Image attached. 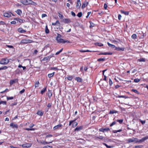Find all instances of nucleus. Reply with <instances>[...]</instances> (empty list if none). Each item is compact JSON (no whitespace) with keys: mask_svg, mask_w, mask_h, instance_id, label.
<instances>
[{"mask_svg":"<svg viewBox=\"0 0 148 148\" xmlns=\"http://www.w3.org/2000/svg\"><path fill=\"white\" fill-rule=\"evenodd\" d=\"M138 61L141 62H144L145 61V59L144 58H142L138 59Z\"/></svg>","mask_w":148,"mask_h":148,"instance_id":"25","label":"nucleus"},{"mask_svg":"<svg viewBox=\"0 0 148 148\" xmlns=\"http://www.w3.org/2000/svg\"><path fill=\"white\" fill-rule=\"evenodd\" d=\"M18 32L21 33H24L26 32L25 30L21 28H19L18 29Z\"/></svg>","mask_w":148,"mask_h":148,"instance_id":"19","label":"nucleus"},{"mask_svg":"<svg viewBox=\"0 0 148 148\" xmlns=\"http://www.w3.org/2000/svg\"><path fill=\"white\" fill-rule=\"evenodd\" d=\"M76 120V119L74 120L70 121V122H69V125H71V123H73Z\"/></svg>","mask_w":148,"mask_h":148,"instance_id":"50","label":"nucleus"},{"mask_svg":"<svg viewBox=\"0 0 148 148\" xmlns=\"http://www.w3.org/2000/svg\"><path fill=\"white\" fill-rule=\"evenodd\" d=\"M10 126L13 128H17L18 127L17 124H14L13 123H11Z\"/></svg>","mask_w":148,"mask_h":148,"instance_id":"14","label":"nucleus"},{"mask_svg":"<svg viewBox=\"0 0 148 148\" xmlns=\"http://www.w3.org/2000/svg\"><path fill=\"white\" fill-rule=\"evenodd\" d=\"M3 16L5 17L8 18L11 17V13L5 12L4 13Z\"/></svg>","mask_w":148,"mask_h":148,"instance_id":"9","label":"nucleus"},{"mask_svg":"<svg viewBox=\"0 0 148 148\" xmlns=\"http://www.w3.org/2000/svg\"><path fill=\"white\" fill-rule=\"evenodd\" d=\"M14 19L16 20L17 21H18L19 23H22L23 22V20L19 18H15Z\"/></svg>","mask_w":148,"mask_h":148,"instance_id":"20","label":"nucleus"},{"mask_svg":"<svg viewBox=\"0 0 148 148\" xmlns=\"http://www.w3.org/2000/svg\"><path fill=\"white\" fill-rule=\"evenodd\" d=\"M18 67L19 68H21L22 67L23 69V70H25L26 69V68L25 66H23L19 64L18 66Z\"/></svg>","mask_w":148,"mask_h":148,"instance_id":"35","label":"nucleus"},{"mask_svg":"<svg viewBox=\"0 0 148 148\" xmlns=\"http://www.w3.org/2000/svg\"><path fill=\"white\" fill-rule=\"evenodd\" d=\"M18 79H13L11 80L10 81V84L11 86L14 83H17L18 82Z\"/></svg>","mask_w":148,"mask_h":148,"instance_id":"6","label":"nucleus"},{"mask_svg":"<svg viewBox=\"0 0 148 148\" xmlns=\"http://www.w3.org/2000/svg\"><path fill=\"white\" fill-rule=\"evenodd\" d=\"M79 51L81 52H91L89 50H79Z\"/></svg>","mask_w":148,"mask_h":148,"instance_id":"33","label":"nucleus"},{"mask_svg":"<svg viewBox=\"0 0 148 148\" xmlns=\"http://www.w3.org/2000/svg\"><path fill=\"white\" fill-rule=\"evenodd\" d=\"M88 4V2H87L85 1L84 3L82 4V8L83 9L86 7Z\"/></svg>","mask_w":148,"mask_h":148,"instance_id":"13","label":"nucleus"},{"mask_svg":"<svg viewBox=\"0 0 148 148\" xmlns=\"http://www.w3.org/2000/svg\"><path fill=\"white\" fill-rule=\"evenodd\" d=\"M81 5V3L80 0H78L77 1V3L76 5V8L77 9H79L80 8Z\"/></svg>","mask_w":148,"mask_h":148,"instance_id":"11","label":"nucleus"},{"mask_svg":"<svg viewBox=\"0 0 148 148\" xmlns=\"http://www.w3.org/2000/svg\"><path fill=\"white\" fill-rule=\"evenodd\" d=\"M95 44L96 45H98L99 46H103V45L101 43L96 42L95 43Z\"/></svg>","mask_w":148,"mask_h":148,"instance_id":"27","label":"nucleus"},{"mask_svg":"<svg viewBox=\"0 0 148 148\" xmlns=\"http://www.w3.org/2000/svg\"><path fill=\"white\" fill-rule=\"evenodd\" d=\"M103 144L104 145H105L106 147L108 148H111L112 147V146H108L105 143H103Z\"/></svg>","mask_w":148,"mask_h":148,"instance_id":"39","label":"nucleus"},{"mask_svg":"<svg viewBox=\"0 0 148 148\" xmlns=\"http://www.w3.org/2000/svg\"><path fill=\"white\" fill-rule=\"evenodd\" d=\"M51 104L50 103H49L47 105V107L49 108H50L51 106Z\"/></svg>","mask_w":148,"mask_h":148,"instance_id":"60","label":"nucleus"},{"mask_svg":"<svg viewBox=\"0 0 148 148\" xmlns=\"http://www.w3.org/2000/svg\"><path fill=\"white\" fill-rule=\"evenodd\" d=\"M52 24L53 25H56L57 26H60V23L58 21H57L55 23H52Z\"/></svg>","mask_w":148,"mask_h":148,"instance_id":"15","label":"nucleus"},{"mask_svg":"<svg viewBox=\"0 0 148 148\" xmlns=\"http://www.w3.org/2000/svg\"><path fill=\"white\" fill-rule=\"evenodd\" d=\"M32 40L28 39H24L22 40L21 41V43L23 44H27L32 42Z\"/></svg>","mask_w":148,"mask_h":148,"instance_id":"5","label":"nucleus"},{"mask_svg":"<svg viewBox=\"0 0 148 148\" xmlns=\"http://www.w3.org/2000/svg\"><path fill=\"white\" fill-rule=\"evenodd\" d=\"M43 113V112L42 111H38L37 113V114L40 116H42Z\"/></svg>","mask_w":148,"mask_h":148,"instance_id":"23","label":"nucleus"},{"mask_svg":"<svg viewBox=\"0 0 148 148\" xmlns=\"http://www.w3.org/2000/svg\"><path fill=\"white\" fill-rule=\"evenodd\" d=\"M99 130L100 132H104L103 128H101Z\"/></svg>","mask_w":148,"mask_h":148,"instance_id":"64","label":"nucleus"},{"mask_svg":"<svg viewBox=\"0 0 148 148\" xmlns=\"http://www.w3.org/2000/svg\"><path fill=\"white\" fill-rule=\"evenodd\" d=\"M53 55L52 54V55H50L49 56H47L46 57H45L43 58L42 60L43 61H47V60H49L51 58H52L53 56Z\"/></svg>","mask_w":148,"mask_h":148,"instance_id":"8","label":"nucleus"},{"mask_svg":"<svg viewBox=\"0 0 148 148\" xmlns=\"http://www.w3.org/2000/svg\"><path fill=\"white\" fill-rule=\"evenodd\" d=\"M52 95V94L51 93V91L49 90H48V96L50 98V97Z\"/></svg>","mask_w":148,"mask_h":148,"instance_id":"26","label":"nucleus"},{"mask_svg":"<svg viewBox=\"0 0 148 148\" xmlns=\"http://www.w3.org/2000/svg\"><path fill=\"white\" fill-rule=\"evenodd\" d=\"M73 78L71 76H69L68 77V79L69 80H71Z\"/></svg>","mask_w":148,"mask_h":148,"instance_id":"58","label":"nucleus"},{"mask_svg":"<svg viewBox=\"0 0 148 148\" xmlns=\"http://www.w3.org/2000/svg\"><path fill=\"white\" fill-rule=\"evenodd\" d=\"M46 88H44L43 89L41 90V94H43L46 91Z\"/></svg>","mask_w":148,"mask_h":148,"instance_id":"38","label":"nucleus"},{"mask_svg":"<svg viewBox=\"0 0 148 148\" xmlns=\"http://www.w3.org/2000/svg\"><path fill=\"white\" fill-rule=\"evenodd\" d=\"M62 126V124H59L58 125L55 126L53 128L54 130H56L57 129H59L60 127Z\"/></svg>","mask_w":148,"mask_h":148,"instance_id":"10","label":"nucleus"},{"mask_svg":"<svg viewBox=\"0 0 148 148\" xmlns=\"http://www.w3.org/2000/svg\"><path fill=\"white\" fill-rule=\"evenodd\" d=\"M54 74V72H53L52 73L49 74L48 75V76L50 78L52 77Z\"/></svg>","mask_w":148,"mask_h":148,"instance_id":"28","label":"nucleus"},{"mask_svg":"<svg viewBox=\"0 0 148 148\" xmlns=\"http://www.w3.org/2000/svg\"><path fill=\"white\" fill-rule=\"evenodd\" d=\"M132 90L136 93L139 94V92L136 90L132 89Z\"/></svg>","mask_w":148,"mask_h":148,"instance_id":"44","label":"nucleus"},{"mask_svg":"<svg viewBox=\"0 0 148 148\" xmlns=\"http://www.w3.org/2000/svg\"><path fill=\"white\" fill-rule=\"evenodd\" d=\"M105 58H100L98 59L97 60V61L100 62L101 61H104L105 60Z\"/></svg>","mask_w":148,"mask_h":148,"instance_id":"31","label":"nucleus"},{"mask_svg":"<svg viewBox=\"0 0 148 148\" xmlns=\"http://www.w3.org/2000/svg\"><path fill=\"white\" fill-rule=\"evenodd\" d=\"M13 99V97H7V99L8 100H11Z\"/></svg>","mask_w":148,"mask_h":148,"instance_id":"48","label":"nucleus"},{"mask_svg":"<svg viewBox=\"0 0 148 148\" xmlns=\"http://www.w3.org/2000/svg\"><path fill=\"white\" fill-rule=\"evenodd\" d=\"M56 40L57 42L59 43H64L66 42L68 43H69L70 42L69 41H65L63 39L61 38L56 39Z\"/></svg>","mask_w":148,"mask_h":148,"instance_id":"4","label":"nucleus"},{"mask_svg":"<svg viewBox=\"0 0 148 148\" xmlns=\"http://www.w3.org/2000/svg\"><path fill=\"white\" fill-rule=\"evenodd\" d=\"M103 130H104V132L105 131H108L110 129L109 128L107 127V128H103Z\"/></svg>","mask_w":148,"mask_h":148,"instance_id":"47","label":"nucleus"},{"mask_svg":"<svg viewBox=\"0 0 148 148\" xmlns=\"http://www.w3.org/2000/svg\"><path fill=\"white\" fill-rule=\"evenodd\" d=\"M117 121L119 122L120 123H121L123 121V119L118 120H117Z\"/></svg>","mask_w":148,"mask_h":148,"instance_id":"54","label":"nucleus"},{"mask_svg":"<svg viewBox=\"0 0 148 148\" xmlns=\"http://www.w3.org/2000/svg\"><path fill=\"white\" fill-rule=\"evenodd\" d=\"M116 123V122L115 121H114V122H113L111 124H110V127H111V126H112L113 125H115Z\"/></svg>","mask_w":148,"mask_h":148,"instance_id":"49","label":"nucleus"},{"mask_svg":"<svg viewBox=\"0 0 148 148\" xmlns=\"http://www.w3.org/2000/svg\"><path fill=\"white\" fill-rule=\"evenodd\" d=\"M16 12L18 15H20L22 13L21 10L19 9H18L17 10V11H16Z\"/></svg>","mask_w":148,"mask_h":148,"instance_id":"21","label":"nucleus"},{"mask_svg":"<svg viewBox=\"0 0 148 148\" xmlns=\"http://www.w3.org/2000/svg\"><path fill=\"white\" fill-rule=\"evenodd\" d=\"M9 62V60L6 58L2 59L0 61V63L2 64H6Z\"/></svg>","mask_w":148,"mask_h":148,"instance_id":"3","label":"nucleus"},{"mask_svg":"<svg viewBox=\"0 0 148 148\" xmlns=\"http://www.w3.org/2000/svg\"><path fill=\"white\" fill-rule=\"evenodd\" d=\"M51 70H58V69L56 67H51L50 68Z\"/></svg>","mask_w":148,"mask_h":148,"instance_id":"53","label":"nucleus"},{"mask_svg":"<svg viewBox=\"0 0 148 148\" xmlns=\"http://www.w3.org/2000/svg\"><path fill=\"white\" fill-rule=\"evenodd\" d=\"M25 91V90L24 89H22L21 90L20 92V93L21 94L22 93H23L24 91Z\"/></svg>","mask_w":148,"mask_h":148,"instance_id":"59","label":"nucleus"},{"mask_svg":"<svg viewBox=\"0 0 148 148\" xmlns=\"http://www.w3.org/2000/svg\"><path fill=\"white\" fill-rule=\"evenodd\" d=\"M147 137H144L141 139L140 140H138V139L136 138H129L127 140V142L128 143H132L134 142L135 143L140 142L142 143L144 141L146 140L147 139Z\"/></svg>","mask_w":148,"mask_h":148,"instance_id":"1","label":"nucleus"},{"mask_svg":"<svg viewBox=\"0 0 148 148\" xmlns=\"http://www.w3.org/2000/svg\"><path fill=\"white\" fill-rule=\"evenodd\" d=\"M71 15L73 16H75L76 15L75 13L73 11L71 12Z\"/></svg>","mask_w":148,"mask_h":148,"instance_id":"55","label":"nucleus"},{"mask_svg":"<svg viewBox=\"0 0 148 148\" xmlns=\"http://www.w3.org/2000/svg\"><path fill=\"white\" fill-rule=\"evenodd\" d=\"M140 81V79H134V82H138Z\"/></svg>","mask_w":148,"mask_h":148,"instance_id":"42","label":"nucleus"},{"mask_svg":"<svg viewBox=\"0 0 148 148\" xmlns=\"http://www.w3.org/2000/svg\"><path fill=\"white\" fill-rule=\"evenodd\" d=\"M59 16L60 18H62L63 17V16L62 14H60V13H59Z\"/></svg>","mask_w":148,"mask_h":148,"instance_id":"61","label":"nucleus"},{"mask_svg":"<svg viewBox=\"0 0 148 148\" xmlns=\"http://www.w3.org/2000/svg\"><path fill=\"white\" fill-rule=\"evenodd\" d=\"M109 84H110V86H111L112 84V83H113L111 81L110 79H109Z\"/></svg>","mask_w":148,"mask_h":148,"instance_id":"52","label":"nucleus"},{"mask_svg":"<svg viewBox=\"0 0 148 148\" xmlns=\"http://www.w3.org/2000/svg\"><path fill=\"white\" fill-rule=\"evenodd\" d=\"M6 46L10 48H13V47L11 45H6Z\"/></svg>","mask_w":148,"mask_h":148,"instance_id":"62","label":"nucleus"},{"mask_svg":"<svg viewBox=\"0 0 148 148\" xmlns=\"http://www.w3.org/2000/svg\"><path fill=\"white\" fill-rule=\"evenodd\" d=\"M75 79L77 81V82H81L82 81L81 78L79 77H76Z\"/></svg>","mask_w":148,"mask_h":148,"instance_id":"24","label":"nucleus"},{"mask_svg":"<svg viewBox=\"0 0 148 148\" xmlns=\"http://www.w3.org/2000/svg\"><path fill=\"white\" fill-rule=\"evenodd\" d=\"M82 15V12H79L78 13V14L77 15V16H78L79 17H81Z\"/></svg>","mask_w":148,"mask_h":148,"instance_id":"36","label":"nucleus"},{"mask_svg":"<svg viewBox=\"0 0 148 148\" xmlns=\"http://www.w3.org/2000/svg\"><path fill=\"white\" fill-rule=\"evenodd\" d=\"M32 145V144L30 143H27L26 144H23L22 145V146L23 147H29Z\"/></svg>","mask_w":148,"mask_h":148,"instance_id":"7","label":"nucleus"},{"mask_svg":"<svg viewBox=\"0 0 148 148\" xmlns=\"http://www.w3.org/2000/svg\"><path fill=\"white\" fill-rule=\"evenodd\" d=\"M83 128V127L82 126H81L80 127H76V128L75 129V131H78L79 130H80L82 129Z\"/></svg>","mask_w":148,"mask_h":148,"instance_id":"16","label":"nucleus"},{"mask_svg":"<svg viewBox=\"0 0 148 148\" xmlns=\"http://www.w3.org/2000/svg\"><path fill=\"white\" fill-rule=\"evenodd\" d=\"M57 35V36L56 37V39L60 38L62 37V36L60 34H58Z\"/></svg>","mask_w":148,"mask_h":148,"instance_id":"45","label":"nucleus"},{"mask_svg":"<svg viewBox=\"0 0 148 148\" xmlns=\"http://www.w3.org/2000/svg\"><path fill=\"white\" fill-rule=\"evenodd\" d=\"M25 130H34V128H25Z\"/></svg>","mask_w":148,"mask_h":148,"instance_id":"46","label":"nucleus"},{"mask_svg":"<svg viewBox=\"0 0 148 148\" xmlns=\"http://www.w3.org/2000/svg\"><path fill=\"white\" fill-rule=\"evenodd\" d=\"M39 83L38 81L36 82L35 85V88L38 87L39 86Z\"/></svg>","mask_w":148,"mask_h":148,"instance_id":"30","label":"nucleus"},{"mask_svg":"<svg viewBox=\"0 0 148 148\" xmlns=\"http://www.w3.org/2000/svg\"><path fill=\"white\" fill-rule=\"evenodd\" d=\"M16 22L15 21H12L11 22V23L12 24H16Z\"/></svg>","mask_w":148,"mask_h":148,"instance_id":"63","label":"nucleus"},{"mask_svg":"<svg viewBox=\"0 0 148 148\" xmlns=\"http://www.w3.org/2000/svg\"><path fill=\"white\" fill-rule=\"evenodd\" d=\"M40 143L43 145H46V144H49V143H51V142H47L45 141H44L42 140V141H41Z\"/></svg>","mask_w":148,"mask_h":148,"instance_id":"18","label":"nucleus"},{"mask_svg":"<svg viewBox=\"0 0 148 148\" xmlns=\"http://www.w3.org/2000/svg\"><path fill=\"white\" fill-rule=\"evenodd\" d=\"M107 44L110 47L112 48H115V45L111 44H110L109 42H108L107 43Z\"/></svg>","mask_w":148,"mask_h":148,"instance_id":"22","label":"nucleus"},{"mask_svg":"<svg viewBox=\"0 0 148 148\" xmlns=\"http://www.w3.org/2000/svg\"><path fill=\"white\" fill-rule=\"evenodd\" d=\"M7 68H8V67L7 66H4L3 67L0 68V70H3V69H7Z\"/></svg>","mask_w":148,"mask_h":148,"instance_id":"41","label":"nucleus"},{"mask_svg":"<svg viewBox=\"0 0 148 148\" xmlns=\"http://www.w3.org/2000/svg\"><path fill=\"white\" fill-rule=\"evenodd\" d=\"M2 104L6 105V101H0V105Z\"/></svg>","mask_w":148,"mask_h":148,"instance_id":"43","label":"nucleus"},{"mask_svg":"<svg viewBox=\"0 0 148 148\" xmlns=\"http://www.w3.org/2000/svg\"><path fill=\"white\" fill-rule=\"evenodd\" d=\"M52 147L50 146H47L44 147L43 148H52Z\"/></svg>","mask_w":148,"mask_h":148,"instance_id":"51","label":"nucleus"},{"mask_svg":"<svg viewBox=\"0 0 148 148\" xmlns=\"http://www.w3.org/2000/svg\"><path fill=\"white\" fill-rule=\"evenodd\" d=\"M115 49L116 50H117V51H123L124 50V48H120L119 47H115Z\"/></svg>","mask_w":148,"mask_h":148,"instance_id":"17","label":"nucleus"},{"mask_svg":"<svg viewBox=\"0 0 148 148\" xmlns=\"http://www.w3.org/2000/svg\"><path fill=\"white\" fill-rule=\"evenodd\" d=\"M77 125V122H74L72 124V127H73L76 126Z\"/></svg>","mask_w":148,"mask_h":148,"instance_id":"40","label":"nucleus"},{"mask_svg":"<svg viewBox=\"0 0 148 148\" xmlns=\"http://www.w3.org/2000/svg\"><path fill=\"white\" fill-rule=\"evenodd\" d=\"M107 5L106 3H104V8L105 9H107Z\"/></svg>","mask_w":148,"mask_h":148,"instance_id":"56","label":"nucleus"},{"mask_svg":"<svg viewBox=\"0 0 148 148\" xmlns=\"http://www.w3.org/2000/svg\"><path fill=\"white\" fill-rule=\"evenodd\" d=\"M21 2L24 5H27L29 4H33L35 3L30 0H21Z\"/></svg>","mask_w":148,"mask_h":148,"instance_id":"2","label":"nucleus"},{"mask_svg":"<svg viewBox=\"0 0 148 148\" xmlns=\"http://www.w3.org/2000/svg\"><path fill=\"white\" fill-rule=\"evenodd\" d=\"M121 13L124 14H125L126 15H128L129 14L128 12H125L122 10H121Z\"/></svg>","mask_w":148,"mask_h":148,"instance_id":"32","label":"nucleus"},{"mask_svg":"<svg viewBox=\"0 0 148 148\" xmlns=\"http://www.w3.org/2000/svg\"><path fill=\"white\" fill-rule=\"evenodd\" d=\"M137 37L136 35V34H134L132 35V38L133 39H135Z\"/></svg>","mask_w":148,"mask_h":148,"instance_id":"34","label":"nucleus"},{"mask_svg":"<svg viewBox=\"0 0 148 148\" xmlns=\"http://www.w3.org/2000/svg\"><path fill=\"white\" fill-rule=\"evenodd\" d=\"M63 22L65 23H68L71 22V21L69 19L65 18L63 19Z\"/></svg>","mask_w":148,"mask_h":148,"instance_id":"12","label":"nucleus"},{"mask_svg":"<svg viewBox=\"0 0 148 148\" xmlns=\"http://www.w3.org/2000/svg\"><path fill=\"white\" fill-rule=\"evenodd\" d=\"M117 111H115V110H113L110 111L109 113L110 114H113L115 113H117Z\"/></svg>","mask_w":148,"mask_h":148,"instance_id":"29","label":"nucleus"},{"mask_svg":"<svg viewBox=\"0 0 148 148\" xmlns=\"http://www.w3.org/2000/svg\"><path fill=\"white\" fill-rule=\"evenodd\" d=\"M140 121L142 124H144L145 123V121H142L141 120H140Z\"/></svg>","mask_w":148,"mask_h":148,"instance_id":"57","label":"nucleus"},{"mask_svg":"<svg viewBox=\"0 0 148 148\" xmlns=\"http://www.w3.org/2000/svg\"><path fill=\"white\" fill-rule=\"evenodd\" d=\"M49 30L48 29L47 27V26H46L45 27V32L47 34H48L49 33Z\"/></svg>","mask_w":148,"mask_h":148,"instance_id":"37","label":"nucleus"}]
</instances>
